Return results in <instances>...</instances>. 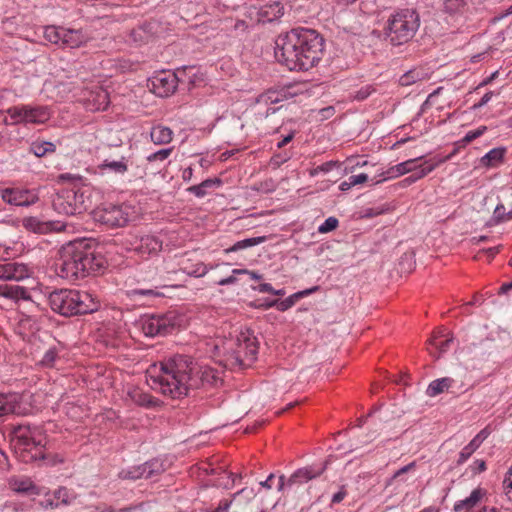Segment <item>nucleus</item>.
Instances as JSON below:
<instances>
[{
    "label": "nucleus",
    "instance_id": "nucleus-1",
    "mask_svg": "<svg viewBox=\"0 0 512 512\" xmlns=\"http://www.w3.org/2000/svg\"><path fill=\"white\" fill-rule=\"evenodd\" d=\"M324 38L314 29L296 27L276 40L275 57L291 71L315 67L324 54Z\"/></svg>",
    "mask_w": 512,
    "mask_h": 512
},
{
    "label": "nucleus",
    "instance_id": "nucleus-2",
    "mask_svg": "<svg viewBox=\"0 0 512 512\" xmlns=\"http://www.w3.org/2000/svg\"><path fill=\"white\" fill-rule=\"evenodd\" d=\"M150 387L172 399L188 396L198 388V371L190 356L176 354L153 364L147 371Z\"/></svg>",
    "mask_w": 512,
    "mask_h": 512
},
{
    "label": "nucleus",
    "instance_id": "nucleus-3",
    "mask_svg": "<svg viewBox=\"0 0 512 512\" xmlns=\"http://www.w3.org/2000/svg\"><path fill=\"white\" fill-rule=\"evenodd\" d=\"M106 265V258L98 251L97 244L85 238L63 244L54 262L56 274L67 280L83 279L99 273Z\"/></svg>",
    "mask_w": 512,
    "mask_h": 512
},
{
    "label": "nucleus",
    "instance_id": "nucleus-4",
    "mask_svg": "<svg viewBox=\"0 0 512 512\" xmlns=\"http://www.w3.org/2000/svg\"><path fill=\"white\" fill-rule=\"evenodd\" d=\"M223 354V363L231 370H242L250 367L257 359L259 343L254 332L250 329L241 331L235 339L216 346Z\"/></svg>",
    "mask_w": 512,
    "mask_h": 512
},
{
    "label": "nucleus",
    "instance_id": "nucleus-5",
    "mask_svg": "<svg viewBox=\"0 0 512 512\" xmlns=\"http://www.w3.org/2000/svg\"><path fill=\"white\" fill-rule=\"evenodd\" d=\"M49 305L55 313L65 317L91 314L100 308V301L88 291L59 289L51 292Z\"/></svg>",
    "mask_w": 512,
    "mask_h": 512
},
{
    "label": "nucleus",
    "instance_id": "nucleus-6",
    "mask_svg": "<svg viewBox=\"0 0 512 512\" xmlns=\"http://www.w3.org/2000/svg\"><path fill=\"white\" fill-rule=\"evenodd\" d=\"M419 26L420 16L415 9H399L387 20L386 37L393 46L406 44L416 35Z\"/></svg>",
    "mask_w": 512,
    "mask_h": 512
},
{
    "label": "nucleus",
    "instance_id": "nucleus-7",
    "mask_svg": "<svg viewBox=\"0 0 512 512\" xmlns=\"http://www.w3.org/2000/svg\"><path fill=\"white\" fill-rule=\"evenodd\" d=\"M40 431L37 427L30 425H16L11 431V441L15 453L24 463H30L45 459L44 446L41 440L37 439Z\"/></svg>",
    "mask_w": 512,
    "mask_h": 512
},
{
    "label": "nucleus",
    "instance_id": "nucleus-8",
    "mask_svg": "<svg viewBox=\"0 0 512 512\" xmlns=\"http://www.w3.org/2000/svg\"><path fill=\"white\" fill-rule=\"evenodd\" d=\"M87 197L81 189L63 188L52 200V206L58 214L74 216L82 214L88 208Z\"/></svg>",
    "mask_w": 512,
    "mask_h": 512
},
{
    "label": "nucleus",
    "instance_id": "nucleus-9",
    "mask_svg": "<svg viewBox=\"0 0 512 512\" xmlns=\"http://www.w3.org/2000/svg\"><path fill=\"white\" fill-rule=\"evenodd\" d=\"M138 326L147 337L166 336L179 326V319L173 312L145 314L138 320Z\"/></svg>",
    "mask_w": 512,
    "mask_h": 512
},
{
    "label": "nucleus",
    "instance_id": "nucleus-10",
    "mask_svg": "<svg viewBox=\"0 0 512 512\" xmlns=\"http://www.w3.org/2000/svg\"><path fill=\"white\" fill-rule=\"evenodd\" d=\"M131 216V208L124 204H103L93 211L95 221L111 228L125 226Z\"/></svg>",
    "mask_w": 512,
    "mask_h": 512
},
{
    "label": "nucleus",
    "instance_id": "nucleus-11",
    "mask_svg": "<svg viewBox=\"0 0 512 512\" xmlns=\"http://www.w3.org/2000/svg\"><path fill=\"white\" fill-rule=\"evenodd\" d=\"M284 13V4L281 1H272L260 7H249L246 16L253 23L265 24L279 20L284 15Z\"/></svg>",
    "mask_w": 512,
    "mask_h": 512
},
{
    "label": "nucleus",
    "instance_id": "nucleus-12",
    "mask_svg": "<svg viewBox=\"0 0 512 512\" xmlns=\"http://www.w3.org/2000/svg\"><path fill=\"white\" fill-rule=\"evenodd\" d=\"M181 80L178 74L171 71H161L149 79L151 90L159 97L172 95Z\"/></svg>",
    "mask_w": 512,
    "mask_h": 512
},
{
    "label": "nucleus",
    "instance_id": "nucleus-13",
    "mask_svg": "<svg viewBox=\"0 0 512 512\" xmlns=\"http://www.w3.org/2000/svg\"><path fill=\"white\" fill-rule=\"evenodd\" d=\"M4 202L15 206H30L38 201V195L32 190L5 188L1 190Z\"/></svg>",
    "mask_w": 512,
    "mask_h": 512
},
{
    "label": "nucleus",
    "instance_id": "nucleus-14",
    "mask_svg": "<svg viewBox=\"0 0 512 512\" xmlns=\"http://www.w3.org/2000/svg\"><path fill=\"white\" fill-rule=\"evenodd\" d=\"M29 291L16 284H0V307L17 303L19 300H30Z\"/></svg>",
    "mask_w": 512,
    "mask_h": 512
},
{
    "label": "nucleus",
    "instance_id": "nucleus-15",
    "mask_svg": "<svg viewBox=\"0 0 512 512\" xmlns=\"http://www.w3.org/2000/svg\"><path fill=\"white\" fill-rule=\"evenodd\" d=\"M110 104V97L107 90L96 86L90 90L84 98V106L89 111H104Z\"/></svg>",
    "mask_w": 512,
    "mask_h": 512
},
{
    "label": "nucleus",
    "instance_id": "nucleus-16",
    "mask_svg": "<svg viewBox=\"0 0 512 512\" xmlns=\"http://www.w3.org/2000/svg\"><path fill=\"white\" fill-rule=\"evenodd\" d=\"M282 100L281 94L276 90H268L267 92L260 94L256 98V105L265 106V111L258 110L256 112L257 118L264 119L269 115L274 114L280 107H272V104H276Z\"/></svg>",
    "mask_w": 512,
    "mask_h": 512
},
{
    "label": "nucleus",
    "instance_id": "nucleus-17",
    "mask_svg": "<svg viewBox=\"0 0 512 512\" xmlns=\"http://www.w3.org/2000/svg\"><path fill=\"white\" fill-rule=\"evenodd\" d=\"M327 468V462L322 463L319 467L307 466L296 470L287 480V485L305 483L320 476Z\"/></svg>",
    "mask_w": 512,
    "mask_h": 512
},
{
    "label": "nucleus",
    "instance_id": "nucleus-18",
    "mask_svg": "<svg viewBox=\"0 0 512 512\" xmlns=\"http://www.w3.org/2000/svg\"><path fill=\"white\" fill-rule=\"evenodd\" d=\"M162 249V241L153 235H144L133 243V250L141 256L158 253Z\"/></svg>",
    "mask_w": 512,
    "mask_h": 512
},
{
    "label": "nucleus",
    "instance_id": "nucleus-19",
    "mask_svg": "<svg viewBox=\"0 0 512 512\" xmlns=\"http://www.w3.org/2000/svg\"><path fill=\"white\" fill-rule=\"evenodd\" d=\"M20 413V398L14 393H0V423L11 414Z\"/></svg>",
    "mask_w": 512,
    "mask_h": 512
},
{
    "label": "nucleus",
    "instance_id": "nucleus-20",
    "mask_svg": "<svg viewBox=\"0 0 512 512\" xmlns=\"http://www.w3.org/2000/svg\"><path fill=\"white\" fill-rule=\"evenodd\" d=\"M23 226L35 233H46L51 230L62 231L64 225L54 222H42L37 217H26L23 219Z\"/></svg>",
    "mask_w": 512,
    "mask_h": 512
},
{
    "label": "nucleus",
    "instance_id": "nucleus-21",
    "mask_svg": "<svg viewBox=\"0 0 512 512\" xmlns=\"http://www.w3.org/2000/svg\"><path fill=\"white\" fill-rule=\"evenodd\" d=\"M88 37L81 31L76 29L64 28L60 46L63 48H79L84 45Z\"/></svg>",
    "mask_w": 512,
    "mask_h": 512
},
{
    "label": "nucleus",
    "instance_id": "nucleus-22",
    "mask_svg": "<svg viewBox=\"0 0 512 512\" xmlns=\"http://www.w3.org/2000/svg\"><path fill=\"white\" fill-rule=\"evenodd\" d=\"M28 276V270L25 265L18 263L0 264V279L20 280Z\"/></svg>",
    "mask_w": 512,
    "mask_h": 512
},
{
    "label": "nucleus",
    "instance_id": "nucleus-23",
    "mask_svg": "<svg viewBox=\"0 0 512 512\" xmlns=\"http://www.w3.org/2000/svg\"><path fill=\"white\" fill-rule=\"evenodd\" d=\"M25 123H45L50 118L49 109L46 106H25Z\"/></svg>",
    "mask_w": 512,
    "mask_h": 512
},
{
    "label": "nucleus",
    "instance_id": "nucleus-24",
    "mask_svg": "<svg viewBox=\"0 0 512 512\" xmlns=\"http://www.w3.org/2000/svg\"><path fill=\"white\" fill-rule=\"evenodd\" d=\"M486 491L480 487L474 489L470 496L466 497L463 500H459L455 502L453 506L454 512H461L462 510H467L468 512L473 509L485 496Z\"/></svg>",
    "mask_w": 512,
    "mask_h": 512
},
{
    "label": "nucleus",
    "instance_id": "nucleus-25",
    "mask_svg": "<svg viewBox=\"0 0 512 512\" xmlns=\"http://www.w3.org/2000/svg\"><path fill=\"white\" fill-rule=\"evenodd\" d=\"M10 487L19 494H41L40 488L30 478H16L10 481Z\"/></svg>",
    "mask_w": 512,
    "mask_h": 512
},
{
    "label": "nucleus",
    "instance_id": "nucleus-26",
    "mask_svg": "<svg viewBox=\"0 0 512 512\" xmlns=\"http://www.w3.org/2000/svg\"><path fill=\"white\" fill-rule=\"evenodd\" d=\"M455 383V380L450 377H443L432 381L426 390L429 397H435L444 391H449Z\"/></svg>",
    "mask_w": 512,
    "mask_h": 512
},
{
    "label": "nucleus",
    "instance_id": "nucleus-27",
    "mask_svg": "<svg viewBox=\"0 0 512 512\" xmlns=\"http://www.w3.org/2000/svg\"><path fill=\"white\" fill-rule=\"evenodd\" d=\"M151 141L156 145L168 144L173 139V131L166 126L157 125L150 131Z\"/></svg>",
    "mask_w": 512,
    "mask_h": 512
},
{
    "label": "nucleus",
    "instance_id": "nucleus-28",
    "mask_svg": "<svg viewBox=\"0 0 512 512\" xmlns=\"http://www.w3.org/2000/svg\"><path fill=\"white\" fill-rule=\"evenodd\" d=\"M221 184L220 178H209L198 185L190 186L187 191L198 198H202L207 195L209 189L219 187Z\"/></svg>",
    "mask_w": 512,
    "mask_h": 512
},
{
    "label": "nucleus",
    "instance_id": "nucleus-29",
    "mask_svg": "<svg viewBox=\"0 0 512 512\" xmlns=\"http://www.w3.org/2000/svg\"><path fill=\"white\" fill-rule=\"evenodd\" d=\"M470 0H442V11L451 16L462 15L467 9Z\"/></svg>",
    "mask_w": 512,
    "mask_h": 512
},
{
    "label": "nucleus",
    "instance_id": "nucleus-30",
    "mask_svg": "<svg viewBox=\"0 0 512 512\" xmlns=\"http://www.w3.org/2000/svg\"><path fill=\"white\" fill-rule=\"evenodd\" d=\"M317 289H318V287H313L311 289L299 291V292H296V293L290 295L289 297L285 298L284 300L274 299V304H276V308L279 311H281V312L287 311L288 309H290L292 306L295 305V303L298 299L302 298L303 296L313 293Z\"/></svg>",
    "mask_w": 512,
    "mask_h": 512
},
{
    "label": "nucleus",
    "instance_id": "nucleus-31",
    "mask_svg": "<svg viewBox=\"0 0 512 512\" xmlns=\"http://www.w3.org/2000/svg\"><path fill=\"white\" fill-rule=\"evenodd\" d=\"M129 396L135 404L145 408H152L159 405V400L157 398L140 390H133L129 392Z\"/></svg>",
    "mask_w": 512,
    "mask_h": 512
},
{
    "label": "nucleus",
    "instance_id": "nucleus-32",
    "mask_svg": "<svg viewBox=\"0 0 512 512\" xmlns=\"http://www.w3.org/2000/svg\"><path fill=\"white\" fill-rule=\"evenodd\" d=\"M442 331H438L433 334V336L428 340V345L435 347L436 351H438L437 357H439L442 353H445L450 348V345L453 343V336H447L444 340H439L444 337Z\"/></svg>",
    "mask_w": 512,
    "mask_h": 512
},
{
    "label": "nucleus",
    "instance_id": "nucleus-33",
    "mask_svg": "<svg viewBox=\"0 0 512 512\" xmlns=\"http://www.w3.org/2000/svg\"><path fill=\"white\" fill-rule=\"evenodd\" d=\"M98 169L101 173L105 170H109L115 174L123 175L128 170V166L125 157L120 160H109L105 159L99 166Z\"/></svg>",
    "mask_w": 512,
    "mask_h": 512
},
{
    "label": "nucleus",
    "instance_id": "nucleus-34",
    "mask_svg": "<svg viewBox=\"0 0 512 512\" xmlns=\"http://www.w3.org/2000/svg\"><path fill=\"white\" fill-rule=\"evenodd\" d=\"M505 153L504 147L493 148L481 158L480 162L485 167L496 166L503 161Z\"/></svg>",
    "mask_w": 512,
    "mask_h": 512
},
{
    "label": "nucleus",
    "instance_id": "nucleus-35",
    "mask_svg": "<svg viewBox=\"0 0 512 512\" xmlns=\"http://www.w3.org/2000/svg\"><path fill=\"white\" fill-rule=\"evenodd\" d=\"M426 78L427 73L422 68H413L399 78V84L401 86H410Z\"/></svg>",
    "mask_w": 512,
    "mask_h": 512
},
{
    "label": "nucleus",
    "instance_id": "nucleus-36",
    "mask_svg": "<svg viewBox=\"0 0 512 512\" xmlns=\"http://www.w3.org/2000/svg\"><path fill=\"white\" fill-rule=\"evenodd\" d=\"M29 151L36 157H43L46 154L54 153L56 145L53 142L38 139L30 144Z\"/></svg>",
    "mask_w": 512,
    "mask_h": 512
},
{
    "label": "nucleus",
    "instance_id": "nucleus-37",
    "mask_svg": "<svg viewBox=\"0 0 512 512\" xmlns=\"http://www.w3.org/2000/svg\"><path fill=\"white\" fill-rule=\"evenodd\" d=\"M266 240V237H253V238H246L240 241H237L234 245L224 250L225 253H231V252H237L258 244L263 243Z\"/></svg>",
    "mask_w": 512,
    "mask_h": 512
},
{
    "label": "nucleus",
    "instance_id": "nucleus-38",
    "mask_svg": "<svg viewBox=\"0 0 512 512\" xmlns=\"http://www.w3.org/2000/svg\"><path fill=\"white\" fill-rule=\"evenodd\" d=\"M147 28L148 25L144 24L132 29L129 33L130 41L138 45L147 43L151 37Z\"/></svg>",
    "mask_w": 512,
    "mask_h": 512
},
{
    "label": "nucleus",
    "instance_id": "nucleus-39",
    "mask_svg": "<svg viewBox=\"0 0 512 512\" xmlns=\"http://www.w3.org/2000/svg\"><path fill=\"white\" fill-rule=\"evenodd\" d=\"M143 465L145 467V479L153 478L165 471L164 463L159 459H152L143 463Z\"/></svg>",
    "mask_w": 512,
    "mask_h": 512
},
{
    "label": "nucleus",
    "instance_id": "nucleus-40",
    "mask_svg": "<svg viewBox=\"0 0 512 512\" xmlns=\"http://www.w3.org/2000/svg\"><path fill=\"white\" fill-rule=\"evenodd\" d=\"M63 31L64 27L50 25L44 27L43 36L47 41L60 46Z\"/></svg>",
    "mask_w": 512,
    "mask_h": 512
},
{
    "label": "nucleus",
    "instance_id": "nucleus-41",
    "mask_svg": "<svg viewBox=\"0 0 512 512\" xmlns=\"http://www.w3.org/2000/svg\"><path fill=\"white\" fill-rule=\"evenodd\" d=\"M119 478L127 480H137L145 478V467L143 464L136 465L119 472Z\"/></svg>",
    "mask_w": 512,
    "mask_h": 512
},
{
    "label": "nucleus",
    "instance_id": "nucleus-42",
    "mask_svg": "<svg viewBox=\"0 0 512 512\" xmlns=\"http://www.w3.org/2000/svg\"><path fill=\"white\" fill-rule=\"evenodd\" d=\"M510 219H512V209L507 212L503 204H498L493 212L491 221L494 224H499Z\"/></svg>",
    "mask_w": 512,
    "mask_h": 512
},
{
    "label": "nucleus",
    "instance_id": "nucleus-43",
    "mask_svg": "<svg viewBox=\"0 0 512 512\" xmlns=\"http://www.w3.org/2000/svg\"><path fill=\"white\" fill-rule=\"evenodd\" d=\"M436 167H438L436 162L426 161L419 166L414 165L412 173L415 174L418 179H421L432 172Z\"/></svg>",
    "mask_w": 512,
    "mask_h": 512
},
{
    "label": "nucleus",
    "instance_id": "nucleus-44",
    "mask_svg": "<svg viewBox=\"0 0 512 512\" xmlns=\"http://www.w3.org/2000/svg\"><path fill=\"white\" fill-rule=\"evenodd\" d=\"M25 106H13L7 109V113L14 120V123H25Z\"/></svg>",
    "mask_w": 512,
    "mask_h": 512
},
{
    "label": "nucleus",
    "instance_id": "nucleus-45",
    "mask_svg": "<svg viewBox=\"0 0 512 512\" xmlns=\"http://www.w3.org/2000/svg\"><path fill=\"white\" fill-rule=\"evenodd\" d=\"M339 221L336 217H328L319 227L318 232L325 234L335 230L338 227Z\"/></svg>",
    "mask_w": 512,
    "mask_h": 512
},
{
    "label": "nucleus",
    "instance_id": "nucleus-46",
    "mask_svg": "<svg viewBox=\"0 0 512 512\" xmlns=\"http://www.w3.org/2000/svg\"><path fill=\"white\" fill-rule=\"evenodd\" d=\"M55 502L67 505L70 503V492L66 487H59L53 493Z\"/></svg>",
    "mask_w": 512,
    "mask_h": 512
},
{
    "label": "nucleus",
    "instance_id": "nucleus-47",
    "mask_svg": "<svg viewBox=\"0 0 512 512\" xmlns=\"http://www.w3.org/2000/svg\"><path fill=\"white\" fill-rule=\"evenodd\" d=\"M253 189L257 192L268 194L275 191L276 185L272 179H267L258 184H255Z\"/></svg>",
    "mask_w": 512,
    "mask_h": 512
},
{
    "label": "nucleus",
    "instance_id": "nucleus-48",
    "mask_svg": "<svg viewBox=\"0 0 512 512\" xmlns=\"http://www.w3.org/2000/svg\"><path fill=\"white\" fill-rule=\"evenodd\" d=\"M172 152H173L172 147L164 148V149L158 150V151L150 154L149 156H147V160L149 162L164 161L171 155Z\"/></svg>",
    "mask_w": 512,
    "mask_h": 512
},
{
    "label": "nucleus",
    "instance_id": "nucleus-49",
    "mask_svg": "<svg viewBox=\"0 0 512 512\" xmlns=\"http://www.w3.org/2000/svg\"><path fill=\"white\" fill-rule=\"evenodd\" d=\"M337 165V162L334 161H328L325 162L315 168H312L309 170V175L311 177L317 176L319 173H327L333 169Z\"/></svg>",
    "mask_w": 512,
    "mask_h": 512
},
{
    "label": "nucleus",
    "instance_id": "nucleus-50",
    "mask_svg": "<svg viewBox=\"0 0 512 512\" xmlns=\"http://www.w3.org/2000/svg\"><path fill=\"white\" fill-rule=\"evenodd\" d=\"M57 355V349L55 347L50 348L44 353L40 363L43 366L52 367L57 358Z\"/></svg>",
    "mask_w": 512,
    "mask_h": 512
},
{
    "label": "nucleus",
    "instance_id": "nucleus-51",
    "mask_svg": "<svg viewBox=\"0 0 512 512\" xmlns=\"http://www.w3.org/2000/svg\"><path fill=\"white\" fill-rule=\"evenodd\" d=\"M250 26L251 24L248 23L246 20L236 19L232 25V30L239 35H243L249 31Z\"/></svg>",
    "mask_w": 512,
    "mask_h": 512
},
{
    "label": "nucleus",
    "instance_id": "nucleus-52",
    "mask_svg": "<svg viewBox=\"0 0 512 512\" xmlns=\"http://www.w3.org/2000/svg\"><path fill=\"white\" fill-rule=\"evenodd\" d=\"M486 129H487L486 126H481V127L477 128L476 130L467 132L466 135L464 136V138L461 140V142L463 144H468V143L472 142L473 140H475L478 137H480L481 135H483L484 132L486 131Z\"/></svg>",
    "mask_w": 512,
    "mask_h": 512
},
{
    "label": "nucleus",
    "instance_id": "nucleus-53",
    "mask_svg": "<svg viewBox=\"0 0 512 512\" xmlns=\"http://www.w3.org/2000/svg\"><path fill=\"white\" fill-rule=\"evenodd\" d=\"M503 487L505 495L508 497L510 501H512V467L506 473V476L503 481Z\"/></svg>",
    "mask_w": 512,
    "mask_h": 512
},
{
    "label": "nucleus",
    "instance_id": "nucleus-54",
    "mask_svg": "<svg viewBox=\"0 0 512 512\" xmlns=\"http://www.w3.org/2000/svg\"><path fill=\"white\" fill-rule=\"evenodd\" d=\"M417 160H418V158L410 159V160H407V161L397 164L399 173L401 175H404L408 172H412L414 170V164Z\"/></svg>",
    "mask_w": 512,
    "mask_h": 512
},
{
    "label": "nucleus",
    "instance_id": "nucleus-55",
    "mask_svg": "<svg viewBox=\"0 0 512 512\" xmlns=\"http://www.w3.org/2000/svg\"><path fill=\"white\" fill-rule=\"evenodd\" d=\"M475 451L467 444L459 453V457L457 459V465H462L465 463L474 453Z\"/></svg>",
    "mask_w": 512,
    "mask_h": 512
},
{
    "label": "nucleus",
    "instance_id": "nucleus-56",
    "mask_svg": "<svg viewBox=\"0 0 512 512\" xmlns=\"http://www.w3.org/2000/svg\"><path fill=\"white\" fill-rule=\"evenodd\" d=\"M381 175L383 176V178L381 180L376 181V183H380L382 181L392 179V178H397V177L401 176L397 165L390 167L387 171L383 172Z\"/></svg>",
    "mask_w": 512,
    "mask_h": 512
},
{
    "label": "nucleus",
    "instance_id": "nucleus-57",
    "mask_svg": "<svg viewBox=\"0 0 512 512\" xmlns=\"http://www.w3.org/2000/svg\"><path fill=\"white\" fill-rule=\"evenodd\" d=\"M373 91L374 90L371 88V86L362 87L358 91H356V93L354 95V99H356L358 101L365 100L366 98H368L371 95V93Z\"/></svg>",
    "mask_w": 512,
    "mask_h": 512
},
{
    "label": "nucleus",
    "instance_id": "nucleus-58",
    "mask_svg": "<svg viewBox=\"0 0 512 512\" xmlns=\"http://www.w3.org/2000/svg\"><path fill=\"white\" fill-rule=\"evenodd\" d=\"M416 467V462L413 461L405 466H403L402 468L398 469L392 476L391 480H395L397 478H399L400 476L404 475L405 473H408L409 471H412L414 470Z\"/></svg>",
    "mask_w": 512,
    "mask_h": 512
},
{
    "label": "nucleus",
    "instance_id": "nucleus-59",
    "mask_svg": "<svg viewBox=\"0 0 512 512\" xmlns=\"http://www.w3.org/2000/svg\"><path fill=\"white\" fill-rule=\"evenodd\" d=\"M486 462L483 459L475 460L470 466V470L473 474L482 473L486 470Z\"/></svg>",
    "mask_w": 512,
    "mask_h": 512
},
{
    "label": "nucleus",
    "instance_id": "nucleus-60",
    "mask_svg": "<svg viewBox=\"0 0 512 512\" xmlns=\"http://www.w3.org/2000/svg\"><path fill=\"white\" fill-rule=\"evenodd\" d=\"M209 271V267L204 263H198L195 269L191 272H188L189 275H193L195 277H202L206 275Z\"/></svg>",
    "mask_w": 512,
    "mask_h": 512
},
{
    "label": "nucleus",
    "instance_id": "nucleus-61",
    "mask_svg": "<svg viewBox=\"0 0 512 512\" xmlns=\"http://www.w3.org/2000/svg\"><path fill=\"white\" fill-rule=\"evenodd\" d=\"M349 180H350V184H353V186H355V185L362 184V183L366 182L368 180V175L365 173H361L358 175H351L349 177Z\"/></svg>",
    "mask_w": 512,
    "mask_h": 512
},
{
    "label": "nucleus",
    "instance_id": "nucleus-62",
    "mask_svg": "<svg viewBox=\"0 0 512 512\" xmlns=\"http://www.w3.org/2000/svg\"><path fill=\"white\" fill-rule=\"evenodd\" d=\"M384 212L383 209L380 208H366L363 211V217L364 218H373L375 216H378Z\"/></svg>",
    "mask_w": 512,
    "mask_h": 512
},
{
    "label": "nucleus",
    "instance_id": "nucleus-63",
    "mask_svg": "<svg viewBox=\"0 0 512 512\" xmlns=\"http://www.w3.org/2000/svg\"><path fill=\"white\" fill-rule=\"evenodd\" d=\"M39 506L44 509H54L59 506L58 502H55V499L47 498L39 502Z\"/></svg>",
    "mask_w": 512,
    "mask_h": 512
},
{
    "label": "nucleus",
    "instance_id": "nucleus-64",
    "mask_svg": "<svg viewBox=\"0 0 512 512\" xmlns=\"http://www.w3.org/2000/svg\"><path fill=\"white\" fill-rule=\"evenodd\" d=\"M346 494H347L346 490L344 489V487H342L337 493H335L332 496V499H331L332 504H338V503L342 502L343 499L345 498Z\"/></svg>",
    "mask_w": 512,
    "mask_h": 512
}]
</instances>
